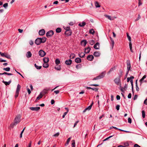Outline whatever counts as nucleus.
<instances>
[{"instance_id": "56", "label": "nucleus", "mask_w": 147, "mask_h": 147, "mask_svg": "<svg viewBox=\"0 0 147 147\" xmlns=\"http://www.w3.org/2000/svg\"><path fill=\"white\" fill-rule=\"evenodd\" d=\"M140 18H141V16H140V14H139L138 15V17L136 19L135 21H137Z\"/></svg>"}, {"instance_id": "63", "label": "nucleus", "mask_w": 147, "mask_h": 147, "mask_svg": "<svg viewBox=\"0 0 147 147\" xmlns=\"http://www.w3.org/2000/svg\"><path fill=\"white\" fill-rule=\"evenodd\" d=\"M131 93H129V94L127 97L129 98H131Z\"/></svg>"}, {"instance_id": "44", "label": "nucleus", "mask_w": 147, "mask_h": 147, "mask_svg": "<svg viewBox=\"0 0 147 147\" xmlns=\"http://www.w3.org/2000/svg\"><path fill=\"white\" fill-rule=\"evenodd\" d=\"M5 57H6L8 59H10V56L8 54H7V53H5Z\"/></svg>"}, {"instance_id": "15", "label": "nucleus", "mask_w": 147, "mask_h": 147, "mask_svg": "<svg viewBox=\"0 0 147 147\" xmlns=\"http://www.w3.org/2000/svg\"><path fill=\"white\" fill-rule=\"evenodd\" d=\"M105 72L104 71L102 72L101 74H100L98 76L99 77L101 78H103L105 76Z\"/></svg>"}, {"instance_id": "49", "label": "nucleus", "mask_w": 147, "mask_h": 147, "mask_svg": "<svg viewBox=\"0 0 147 147\" xmlns=\"http://www.w3.org/2000/svg\"><path fill=\"white\" fill-rule=\"evenodd\" d=\"M3 75H12V74L11 73H9L6 72H4L3 73Z\"/></svg>"}, {"instance_id": "58", "label": "nucleus", "mask_w": 147, "mask_h": 147, "mask_svg": "<svg viewBox=\"0 0 147 147\" xmlns=\"http://www.w3.org/2000/svg\"><path fill=\"white\" fill-rule=\"evenodd\" d=\"M19 94V92H16V94H15V98H16L18 97V94Z\"/></svg>"}, {"instance_id": "28", "label": "nucleus", "mask_w": 147, "mask_h": 147, "mask_svg": "<svg viewBox=\"0 0 147 147\" xmlns=\"http://www.w3.org/2000/svg\"><path fill=\"white\" fill-rule=\"evenodd\" d=\"M146 77V75H144L142 78L139 81L140 83V84H141L142 83V81L144 80L145 79Z\"/></svg>"}, {"instance_id": "31", "label": "nucleus", "mask_w": 147, "mask_h": 147, "mask_svg": "<svg viewBox=\"0 0 147 147\" xmlns=\"http://www.w3.org/2000/svg\"><path fill=\"white\" fill-rule=\"evenodd\" d=\"M89 43L91 45H92L95 43V41L93 40H90L89 41Z\"/></svg>"}, {"instance_id": "41", "label": "nucleus", "mask_w": 147, "mask_h": 147, "mask_svg": "<svg viewBox=\"0 0 147 147\" xmlns=\"http://www.w3.org/2000/svg\"><path fill=\"white\" fill-rule=\"evenodd\" d=\"M49 64L47 63H44L43 65V67L45 68H47L49 67Z\"/></svg>"}, {"instance_id": "19", "label": "nucleus", "mask_w": 147, "mask_h": 147, "mask_svg": "<svg viewBox=\"0 0 147 147\" xmlns=\"http://www.w3.org/2000/svg\"><path fill=\"white\" fill-rule=\"evenodd\" d=\"M87 44L86 40H84L81 42V44L82 45L85 47Z\"/></svg>"}, {"instance_id": "51", "label": "nucleus", "mask_w": 147, "mask_h": 147, "mask_svg": "<svg viewBox=\"0 0 147 147\" xmlns=\"http://www.w3.org/2000/svg\"><path fill=\"white\" fill-rule=\"evenodd\" d=\"M92 90L95 91H97L98 89L97 88H92Z\"/></svg>"}, {"instance_id": "42", "label": "nucleus", "mask_w": 147, "mask_h": 147, "mask_svg": "<svg viewBox=\"0 0 147 147\" xmlns=\"http://www.w3.org/2000/svg\"><path fill=\"white\" fill-rule=\"evenodd\" d=\"M3 69L6 71H10V68L9 67H7L6 68H4Z\"/></svg>"}, {"instance_id": "16", "label": "nucleus", "mask_w": 147, "mask_h": 147, "mask_svg": "<svg viewBox=\"0 0 147 147\" xmlns=\"http://www.w3.org/2000/svg\"><path fill=\"white\" fill-rule=\"evenodd\" d=\"M100 53L99 52L96 51L94 53L93 55L95 57H98L100 55Z\"/></svg>"}, {"instance_id": "18", "label": "nucleus", "mask_w": 147, "mask_h": 147, "mask_svg": "<svg viewBox=\"0 0 147 147\" xmlns=\"http://www.w3.org/2000/svg\"><path fill=\"white\" fill-rule=\"evenodd\" d=\"M105 16L108 19L111 20H113L114 19L113 18H112L111 16L107 15L105 14Z\"/></svg>"}, {"instance_id": "3", "label": "nucleus", "mask_w": 147, "mask_h": 147, "mask_svg": "<svg viewBox=\"0 0 147 147\" xmlns=\"http://www.w3.org/2000/svg\"><path fill=\"white\" fill-rule=\"evenodd\" d=\"M54 34L53 30H50L46 33V36L48 38L51 37Z\"/></svg>"}, {"instance_id": "13", "label": "nucleus", "mask_w": 147, "mask_h": 147, "mask_svg": "<svg viewBox=\"0 0 147 147\" xmlns=\"http://www.w3.org/2000/svg\"><path fill=\"white\" fill-rule=\"evenodd\" d=\"M49 89H44L40 93L42 95H43V96L47 93L48 92V91L49 90Z\"/></svg>"}, {"instance_id": "14", "label": "nucleus", "mask_w": 147, "mask_h": 147, "mask_svg": "<svg viewBox=\"0 0 147 147\" xmlns=\"http://www.w3.org/2000/svg\"><path fill=\"white\" fill-rule=\"evenodd\" d=\"M91 49L89 47L86 48L85 49L84 53H88Z\"/></svg>"}, {"instance_id": "57", "label": "nucleus", "mask_w": 147, "mask_h": 147, "mask_svg": "<svg viewBox=\"0 0 147 147\" xmlns=\"http://www.w3.org/2000/svg\"><path fill=\"white\" fill-rule=\"evenodd\" d=\"M27 91L28 92V94H30L31 92L30 89L29 88H28L27 86Z\"/></svg>"}, {"instance_id": "26", "label": "nucleus", "mask_w": 147, "mask_h": 147, "mask_svg": "<svg viewBox=\"0 0 147 147\" xmlns=\"http://www.w3.org/2000/svg\"><path fill=\"white\" fill-rule=\"evenodd\" d=\"M123 70L122 69H120L119 70V77L121 78L123 75Z\"/></svg>"}, {"instance_id": "37", "label": "nucleus", "mask_w": 147, "mask_h": 147, "mask_svg": "<svg viewBox=\"0 0 147 147\" xmlns=\"http://www.w3.org/2000/svg\"><path fill=\"white\" fill-rule=\"evenodd\" d=\"M136 90L137 91H138L139 90V88L138 87L137 84V80L136 81Z\"/></svg>"}, {"instance_id": "62", "label": "nucleus", "mask_w": 147, "mask_h": 147, "mask_svg": "<svg viewBox=\"0 0 147 147\" xmlns=\"http://www.w3.org/2000/svg\"><path fill=\"white\" fill-rule=\"evenodd\" d=\"M68 112H65L64 113L63 115L62 116V117L63 118H64L65 116L67 114Z\"/></svg>"}, {"instance_id": "60", "label": "nucleus", "mask_w": 147, "mask_h": 147, "mask_svg": "<svg viewBox=\"0 0 147 147\" xmlns=\"http://www.w3.org/2000/svg\"><path fill=\"white\" fill-rule=\"evenodd\" d=\"M124 145H125V146L126 147V146H129V144L128 142H126L124 144Z\"/></svg>"}, {"instance_id": "6", "label": "nucleus", "mask_w": 147, "mask_h": 147, "mask_svg": "<svg viewBox=\"0 0 147 147\" xmlns=\"http://www.w3.org/2000/svg\"><path fill=\"white\" fill-rule=\"evenodd\" d=\"M29 109L32 111H38L40 109V107H30Z\"/></svg>"}, {"instance_id": "29", "label": "nucleus", "mask_w": 147, "mask_h": 147, "mask_svg": "<svg viewBox=\"0 0 147 147\" xmlns=\"http://www.w3.org/2000/svg\"><path fill=\"white\" fill-rule=\"evenodd\" d=\"M43 96V95H42L41 93H40L39 96L36 98L35 101V102L37 101V100L38 99H39L41 98Z\"/></svg>"}, {"instance_id": "25", "label": "nucleus", "mask_w": 147, "mask_h": 147, "mask_svg": "<svg viewBox=\"0 0 147 147\" xmlns=\"http://www.w3.org/2000/svg\"><path fill=\"white\" fill-rule=\"evenodd\" d=\"M21 88V86L18 84L16 88V92H19Z\"/></svg>"}, {"instance_id": "1", "label": "nucleus", "mask_w": 147, "mask_h": 147, "mask_svg": "<svg viewBox=\"0 0 147 147\" xmlns=\"http://www.w3.org/2000/svg\"><path fill=\"white\" fill-rule=\"evenodd\" d=\"M21 115L19 114L17 115L14 120V122L10 125V127L13 128L14 126L16 125L18 123H19L21 121Z\"/></svg>"}, {"instance_id": "27", "label": "nucleus", "mask_w": 147, "mask_h": 147, "mask_svg": "<svg viewBox=\"0 0 147 147\" xmlns=\"http://www.w3.org/2000/svg\"><path fill=\"white\" fill-rule=\"evenodd\" d=\"M146 77V75H144L142 78L139 81L140 83V84H141L142 83V81L144 80L145 79Z\"/></svg>"}, {"instance_id": "61", "label": "nucleus", "mask_w": 147, "mask_h": 147, "mask_svg": "<svg viewBox=\"0 0 147 147\" xmlns=\"http://www.w3.org/2000/svg\"><path fill=\"white\" fill-rule=\"evenodd\" d=\"M142 3L141 0H138V5L140 6V5L142 4Z\"/></svg>"}, {"instance_id": "40", "label": "nucleus", "mask_w": 147, "mask_h": 147, "mask_svg": "<svg viewBox=\"0 0 147 147\" xmlns=\"http://www.w3.org/2000/svg\"><path fill=\"white\" fill-rule=\"evenodd\" d=\"M95 5L96 7H100V5H99L97 1H96L95 2Z\"/></svg>"}, {"instance_id": "2", "label": "nucleus", "mask_w": 147, "mask_h": 147, "mask_svg": "<svg viewBox=\"0 0 147 147\" xmlns=\"http://www.w3.org/2000/svg\"><path fill=\"white\" fill-rule=\"evenodd\" d=\"M47 38L45 37H43L42 38H38L35 41V43L37 45H39L41 43H44L46 40Z\"/></svg>"}, {"instance_id": "17", "label": "nucleus", "mask_w": 147, "mask_h": 147, "mask_svg": "<svg viewBox=\"0 0 147 147\" xmlns=\"http://www.w3.org/2000/svg\"><path fill=\"white\" fill-rule=\"evenodd\" d=\"M75 61L77 63H79L81 62V59L80 58H76L75 59Z\"/></svg>"}, {"instance_id": "59", "label": "nucleus", "mask_w": 147, "mask_h": 147, "mask_svg": "<svg viewBox=\"0 0 147 147\" xmlns=\"http://www.w3.org/2000/svg\"><path fill=\"white\" fill-rule=\"evenodd\" d=\"M59 132H57L54 135V136L55 137H57L59 136Z\"/></svg>"}, {"instance_id": "10", "label": "nucleus", "mask_w": 147, "mask_h": 147, "mask_svg": "<svg viewBox=\"0 0 147 147\" xmlns=\"http://www.w3.org/2000/svg\"><path fill=\"white\" fill-rule=\"evenodd\" d=\"M99 43L96 42L94 46V48L96 49H99Z\"/></svg>"}, {"instance_id": "43", "label": "nucleus", "mask_w": 147, "mask_h": 147, "mask_svg": "<svg viewBox=\"0 0 147 147\" xmlns=\"http://www.w3.org/2000/svg\"><path fill=\"white\" fill-rule=\"evenodd\" d=\"M72 143L71 144L72 147H75V142L74 140H73L72 141Z\"/></svg>"}, {"instance_id": "53", "label": "nucleus", "mask_w": 147, "mask_h": 147, "mask_svg": "<svg viewBox=\"0 0 147 147\" xmlns=\"http://www.w3.org/2000/svg\"><path fill=\"white\" fill-rule=\"evenodd\" d=\"M8 6V3H6L4 4L3 5V7L5 8H6Z\"/></svg>"}, {"instance_id": "47", "label": "nucleus", "mask_w": 147, "mask_h": 147, "mask_svg": "<svg viewBox=\"0 0 147 147\" xmlns=\"http://www.w3.org/2000/svg\"><path fill=\"white\" fill-rule=\"evenodd\" d=\"M127 35L129 40L130 42L131 41V38L130 36L127 33Z\"/></svg>"}, {"instance_id": "22", "label": "nucleus", "mask_w": 147, "mask_h": 147, "mask_svg": "<svg viewBox=\"0 0 147 147\" xmlns=\"http://www.w3.org/2000/svg\"><path fill=\"white\" fill-rule=\"evenodd\" d=\"M43 61L44 63H47L49 61V59L48 57H44L43 59Z\"/></svg>"}, {"instance_id": "9", "label": "nucleus", "mask_w": 147, "mask_h": 147, "mask_svg": "<svg viewBox=\"0 0 147 147\" xmlns=\"http://www.w3.org/2000/svg\"><path fill=\"white\" fill-rule=\"evenodd\" d=\"M72 61L70 59L66 60L65 61V63L67 65H70L72 63Z\"/></svg>"}, {"instance_id": "45", "label": "nucleus", "mask_w": 147, "mask_h": 147, "mask_svg": "<svg viewBox=\"0 0 147 147\" xmlns=\"http://www.w3.org/2000/svg\"><path fill=\"white\" fill-rule=\"evenodd\" d=\"M142 117L144 118L145 117V113L144 111L143 110L142 111Z\"/></svg>"}, {"instance_id": "33", "label": "nucleus", "mask_w": 147, "mask_h": 147, "mask_svg": "<svg viewBox=\"0 0 147 147\" xmlns=\"http://www.w3.org/2000/svg\"><path fill=\"white\" fill-rule=\"evenodd\" d=\"M110 38L111 39V44H112V49L113 48L114 45V42L113 39L111 37H110Z\"/></svg>"}, {"instance_id": "39", "label": "nucleus", "mask_w": 147, "mask_h": 147, "mask_svg": "<svg viewBox=\"0 0 147 147\" xmlns=\"http://www.w3.org/2000/svg\"><path fill=\"white\" fill-rule=\"evenodd\" d=\"M34 66H35V67L37 69H41V67H42L41 66H37L36 63H35L34 64Z\"/></svg>"}, {"instance_id": "36", "label": "nucleus", "mask_w": 147, "mask_h": 147, "mask_svg": "<svg viewBox=\"0 0 147 147\" xmlns=\"http://www.w3.org/2000/svg\"><path fill=\"white\" fill-rule=\"evenodd\" d=\"M71 137H70L67 140L66 143L65 144V146H67V145H68L69 143V141L71 140Z\"/></svg>"}, {"instance_id": "48", "label": "nucleus", "mask_w": 147, "mask_h": 147, "mask_svg": "<svg viewBox=\"0 0 147 147\" xmlns=\"http://www.w3.org/2000/svg\"><path fill=\"white\" fill-rule=\"evenodd\" d=\"M65 29L66 30V31H68L71 30L70 28L69 27H67L65 28Z\"/></svg>"}, {"instance_id": "11", "label": "nucleus", "mask_w": 147, "mask_h": 147, "mask_svg": "<svg viewBox=\"0 0 147 147\" xmlns=\"http://www.w3.org/2000/svg\"><path fill=\"white\" fill-rule=\"evenodd\" d=\"M94 58V57L92 55H89L87 56V59L88 60L91 61L93 60Z\"/></svg>"}, {"instance_id": "52", "label": "nucleus", "mask_w": 147, "mask_h": 147, "mask_svg": "<svg viewBox=\"0 0 147 147\" xmlns=\"http://www.w3.org/2000/svg\"><path fill=\"white\" fill-rule=\"evenodd\" d=\"M130 82L131 83L132 86V90H133V80H130Z\"/></svg>"}, {"instance_id": "38", "label": "nucleus", "mask_w": 147, "mask_h": 147, "mask_svg": "<svg viewBox=\"0 0 147 147\" xmlns=\"http://www.w3.org/2000/svg\"><path fill=\"white\" fill-rule=\"evenodd\" d=\"M89 32L90 34H94L95 33V31L93 29H91L90 30Z\"/></svg>"}, {"instance_id": "5", "label": "nucleus", "mask_w": 147, "mask_h": 147, "mask_svg": "<svg viewBox=\"0 0 147 147\" xmlns=\"http://www.w3.org/2000/svg\"><path fill=\"white\" fill-rule=\"evenodd\" d=\"M93 104V102H92L91 104L90 105L89 107H88L85 108V109L83 111V113H84L86 111H89L92 108V106Z\"/></svg>"}, {"instance_id": "30", "label": "nucleus", "mask_w": 147, "mask_h": 147, "mask_svg": "<svg viewBox=\"0 0 147 147\" xmlns=\"http://www.w3.org/2000/svg\"><path fill=\"white\" fill-rule=\"evenodd\" d=\"M86 24V23L84 22H83L82 23H80L78 25L80 27L84 26H85Z\"/></svg>"}, {"instance_id": "23", "label": "nucleus", "mask_w": 147, "mask_h": 147, "mask_svg": "<svg viewBox=\"0 0 147 147\" xmlns=\"http://www.w3.org/2000/svg\"><path fill=\"white\" fill-rule=\"evenodd\" d=\"M71 30H70L68 31H65V34L67 35V36H70L71 34Z\"/></svg>"}, {"instance_id": "21", "label": "nucleus", "mask_w": 147, "mask_h": 147, "mask_svg": "<svg viewBox=\"0 0 147 147\" xmlns=\"http://www.w3.org/2000/svg\"><path fill=\"white\" fill-rule=\"evenodd\" d=\"M11 80H9V82H6V81H5L3 80L2 81V82L6 86H7L8 85H9V84L11 83Z\"/></svg>"}, {"instance_id": "35", "label": "nucleus", "mask_w": 147, "mask_h": 147, "mask_svg": "<svg viewBox=\"0 0 147 147\" xmlns=\"http://www.w3.org/2000/svg\"><path fill=\"white\" fill-rule=\"evenodd\" d=\"M79 55L80 57L83 58L85 56V54L83 53H80L79 54Z\"/></svg>"}, {"instance_id": "20", "label": "nucleus", "mask_w": 147, "mask_h": 147, "mask_svg": "<svg viewBox=\"0 0 147 147\" xmlns=\"http://www.w3.org/2000/svg\"><path fill=\"white\" fill-rule=\"evenodd\" d=\"M32 53L30 51H28L27 52L26 54V57L28 58H29L32 56Z\"/></svg>"}, {"instance_id": "12", "label": "nucleus", "mask_w": 147, "mask_h": 147, "mask_svg": "<svg viewBox=\"0 0 147 147\" xmlns=\"http://www.w3.org/2000/svg\"><path fill=\"white\" fill-rule=\"evenodd\" d=\"M127 71L126 74H127L129 72V70L130 67H131V65H130V62H128L127 63Z\"/></svg>"}, {"instance_id": "34", "label": "nucleus", "mask_w": 147, "mask_h": 147, "mask_svg": "<svg viewBox=\"0 0 147 147\" xmlns=\"http://www.w3.org/2000/svg\"><path fill=\"white\" fill-rule=\"evenodd\" d=\"M55 62L56 64L58 65L60 63V61L59 60V59H57L55 60Z\"/></svg>"}, {"instance_id": "64", "label": "nucleus", "mask_w": 147, "mask_h": 147, "mask_svg": "<svg viewBox=\"0 0 147 147\" xmlns=\"http://www.w3.org/2000/svg\"><path fill=\"white\" fill-rule=\"evenodd\" d=\"M144 103L146 105H147V98H146L144 101Z\"/></svg>"}, {"instance_id": "55", "label": "nucleus", "mask_w": 147, "mask_h": 147, "mask_svg": "<svg viewBox=\"0 0 147 147\" xmlns=\"http://www.w3.org/2000/svg\"><path fill=\"white\" fill-rule=\"evenodd\" d=\"M120 105H117L116 107V108L117 111H118L119 109Z\"/></svg>"}, {"instance_id": "54", "label": "nucleus", "mask_w": 147, "mask_h": 147, "mask_svg": "<svg viewBox=\"0 0 147 147\" xmlns=\"http://www.w3.org/2000/svg\"><path fill=\"white\" fill-rule=\"evenodd\" d=\"M128 122L130 123H131V119L130 117H129L128 119Z\"/></svg>"}, {"instance_id": "50", "label": "nucleus", "mask_w": 147, "mask_h": 147, "mask_svg": "<svg viewBox=\"0 0 147 147\" xmlns=\"http://www.w3.org/2000/svg\"><path fill=\"white\" fill-rule=\"evenodd\" d=\"M100 78L99 77V76L96 77L94 78L92 80H96L100 79Z\"/></svg>"}, {"instance_id": "8", "label": "nucleus", "mask_w": 147, "mask_h": 147, "mask_svg": "<svg viewBox=\"0 0 147 147\" xmlns=\"http://www.w3.org/2000/svg\"><path fill=\"white\" fill-rule=\"evenodd\" d=\"M45 32L44 29H42L40 30L39 31V34L40 35H43L45 33Z\"/></svg>"}, {"instance_id": "7", "label": "nucleus", "mask_w": 147, "mask_h": 147, "mask_svg": "<svg viewBox=\"0 0 147 147\" xmlns=\"http://www.w3.org/2000/svg\"><path fill=\"white\" fill-rule=\"evenodd\" d=\"M120 78H119H119H116L114 80V81L115 83L117 85H119V83L120 81Z\"/></svg>"}, {"instance_id": "46", "label": "nucleus", "mask_w": 147, "mask_h": 147, "mask_svg": "<svg viewBox=\"0 0 147 147\" xmlns=\"http://www.w3.org/2000/svg\"><path fill=\"white\" fill-rule=\"evenodd\" d=\"M55 69L58 70H60L61 69V67L60 66H57V67H55Z\"/></svg>"}, {"instance_id": "32", "label": "nucleus", "mask_w": 147, "mask_h": 147, "mask_svg": "<svg viewBox=\"0 0 147 147\" xmlns=\"http://www.w3.org/2000/svg\"><path fill=\"white\" fill-rule=\"evenodd\" d=\"M61 31V29L60 28H58L56 29V31L57 33H60Z\"/></svg>"}, {"instance_id": "4", "label": "nucleus", "mask_w": 147, "mask_h": 147, "mask_svg": "<svg viewBox=\"0 0 147 147\" xmlns=\"http://www.w3.org/2000/svg\"><path fill=\"white\" fill-rule=\"evenodd\" d=\"M39 55L41 57H43L46 55L45 52L42 50H40L38 52Z\"/></svg>"}, {"instance_id": "24", "label": "nucleus", "mask_w": 147, "mask_h": 147, "mask_svg": "<svg viewBox=\"0 0 147 147\" xmlns=\"http://www.w3.org/2000/svg\"><path fill=\"white\" fill-rule=\"evenodd\" d=\"M76 56L73 53H71L69 55V57L70 59H74Z\"/></svg>"}]
</instances>
